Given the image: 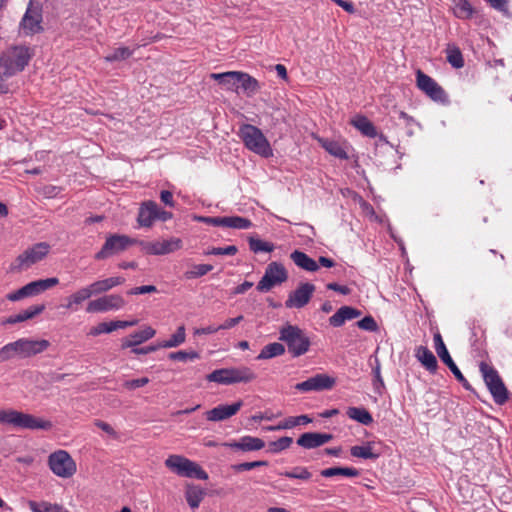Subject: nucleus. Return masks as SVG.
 <instances>
[{
	"label": "nucleus",
	"instance_id": "f257e3e1",
	"mask_svg": "<svg viewBox=\"0 0 512 512\" xmlns=\"http://www.w3.org/2000/svg\"><path fill=\"white\" fill-rule=\"evenodd\" d=\"M238 135L245 147L250 151L264 158L273 155L269 141L258 127L251 124H243L239 128Z\"/></svg>",
	"mask_w": 512,
	"mask_h": 512
},
{
	"label": "nucleus",
	"instance_id": "f03ea898",
	"mask_svg": "<svg viewBox=\"0 0 512 512\" xmlns=\"http://www.w3.org/2000/svg\"><path fill=\"white\" fill-rule=\"evenodd\" d=\"M0 423L30 430H50L53 426L52 422L49 420H44L13 409L0 410Z\"/></svg>",
	"mask_w": 512,
	"mask_h": 512
},
{
	"label": "nucleus",
	"instance_id": "7ed1b4c3",
	"mask_svg": "<svg viewBox=\"0 0 512 512\" xmlns=\"http://www.w3.org/2000/svg\"><path fill=\"white\" fill-rule=\"evenodd\" d=\"M279 340L285 342L292 357H300L309 351V337L296 325L287 324L279 331Z\"/></svg>",
	"mask_w": 512,
	"mask_h": 512
},
{
	"label": "nucleus",
	"instance_id": "20e7f679",
	"mask_svg": "<svg viewBox=\"0 0 512 512\" xmlns=\"http://www.w3.org/2000/svg\"><path fill=\"white\" fill-rule=\"evenodd\" d=\"M479 370L494 402L498 405L505 404L509 399V391L498 371L484 361L480 362Z\"/></svg>",
	"mask_w": 512,
	"mask_h": 512
},
{
	"label": "nucleus",
	"instance_id": "39448f33",
	"mask_svg": "<svg viewBox=\"0 0 512 512\" xmlns=\"http://www.w3.org/2000/svg\"><path fill=\"white\" fill-rule=\"evenodd\" d=\"M165 466L180 477L207 480L208 474L195 462L177 454L168 456Z\"/></svg>",
	"mask_w": 512,
	"mask_h": 512
},
{
	"label": "nucleus",
	"instance_id": "423d86ee",
	"mask_svg": "<svg viewBox=\"0 0 512 512\" xmlns=\"http://www.w3.org/2000/svg\"><path fill=\"white\" fill-rule=\"evenodd\" d=\"M43 7L41 2H28L26 11L19 23V34L23 36H33L42 33L44 28Z\"/></svg>",
	"mask_w": 512,
	"mask_h": 512
},
{
	"label": "nucleus",
	"instance_id": "0eeeda50",
	"mask_svg": "<svg viewBox=\"0 0 512 512\" xmlns=\"http://www.w3.org/2000/svg\"><path fill=\"white\" fill-rule=\"evenodd\" d=\"M31 59L30 50L26 46H16L12 54L0 57V66L3 68V75L11 77L25 69Z\"/></svg>",
	"mask_w": 512,
	"mask_h": 512
},
{
	"label": "nucleus",
	"instance_id": "6e6552de",
	"mask_svg": "<svg viewBox=\"0 0 512 512\" xmlns=\"http://www.w3.org/2000/svg\"><path fill=\"white\" fill-rule=\"evenodd\" d=\"M416 85L432 101L442 105H448L450 103L449 96L443 87L421 70H417L416 72Z\"/></svg>",
	"mask_w": 512,
	"mask_h": 512
},
{
	"label": "nucleus",
	"instance_id": "1a4fd4ad",
	"mask_svg": "<svg viewBox=\"0 0 512 512\" xmlns=\"http://www.w3.org/2000/svg\"><path fill=\"white\" fill-rule=\"evenodd\" d=\"M48 465L51 471L61 478H70L76 472V463L65 450L51 453L48 457Z\"/></svg>",
	"mask_w": 512,
	"mask_h": 512
},
{
	"label": "nucleus",
	"instance_id": "9d476101",
	"mask_svg": "<svg viewBox=\"0 0 512 512\" xmlns=\"http://www.w3.org/2000/svg\"><path fill=\"white\" fill-rule=\"evenodd\" d=\"M135 243L136 241L127 235H109L102 248L95 254L94 258L96 260H105L125 251L129 246Z\"/></svg>",
	"mask_w": 512,
	"mask_h": 512
},
{
	"label": "nucleus",
	"instance_id": "9b49d317",
	"mask_svg": "<svg viewBox=\"0 0 512 512\" xmlns=\"http://www.w3.org/2000/svg\"><path fill=\"white\" fill-rule=\"evenodd\" d=\"M434 348L438 355V357L442 360V362L447 365L455 378L461 383L463 388L467 391H472V386L468 382V380L464 377L460 369L457 367L455 362L447 350V347L442 339V336L439 332L435 333L433 336Z\"/></svg>",
	"mask_w": 512,
	"mask_h": 512
},
{
	"label": "nucleus",
	"instance_id": "f8f14e48",
	"mask_svg": "<svg viewBox=\"0 0 512 512\" xmlns=\"http://www.w3.org/2000/svg\"><path fill=\"white\" fill-rule=\"evenodd\" d=\"M288 278L285 267L278 262H271L267 265L265 273L258 282L256 289L259 292H268L274 286L285 282Z\"/></svg>",
	"mask_w": 512,
	"mask_h": 512
},
{
	"label": "nucleus",
	"instance_id": "ddd939ff",
	"mask_svg": "<svg viewBox=\"0 0 512 512\" xmlns=\"http://www.w3.org/2000/svg\"><path fill=\"white\" fill-rule=\"evenodd\" d=\"M58 283L59 280L56 277L32 281L17 291L9 293L7 299L10 301H18L25 297L35 296L56 286Z\"/></svg>",
	"mask_w": 512,
	"mask_h": 512
},
{
	"label": "nucleus",
	"instance_id": "4468645a",
	"mask_svg": "<svg viewBox=\"0 0 512 512\" xmlns=\"http://www.w3.org/2000/svg\"><path fill=\"white\" fill-rule=\"evenodd\" d=\"M126 304L124 298L118 294H110L90 301L86 306L87 313H104L119 310Z\"/></svg>",
	"mask_w": 512,
	"mask_h": 512
},
{
	"label": "nucleus",
	"instance_id": "2eb2a0df",
	"mask_svg": "<svg viewBox=\"0 0 512 512\" xmlns=\"http://www.w3.org/2000/svg\"><path fill=\"white\" fill-rule=\"evenodd\" d=\"M335 378L324 374H316L307 380L297 383L295 385V389L304 393L312 392V391H324L330 390L335 385Z\"/></svg>",
	"mask_w": 512,
	"mask_h": 512
},
{
	"label": "nucleus",
	"instance_id": "dca6fc26",
	"mask_svg": "<svg viewBox=\"0 0 512 512\" xmlns=\"http://www.w3.org/2000/svg\"><path fill=\"white\" fill-rule=\"evenodd\" d=\"M315 291V285L309 282L301 283L294 291H292L285 306L287 308L300 309L307 305Z\"/></svg>",
	"mask_w": 512,
	"mask_h": 512
},
{
	"label": "nucleus",
	"instance_id": "f3484780",
	"mask_svg": "<svg viewBox=\"0 0 512 512\" xmlns=\"http://www.w3.org/2000/svg\"><path fill=\"white\" fill-rule=\"evenodd\" d=\"M142 249L150 255H165L181 248V240L172 238L170 240L145 242L141 241Z\"/></svg>",
	"mask_w": 512,
	"mask_h": 512
},
{
	"label": "nucleus",
	"instance_id": "a211bd4d",
	"mask_svg": "<svg viewBox=\"0 0 512 512\" xmlns=\"http://www.w3.org/2000/svg\"><path fill=\"white\" fill-rule=\"evenodd\" d=\"M50 246L46 242H40L25 250L17 257L20 266L29 267L41 261L49 252Z\"/></svg>",
	"mask_w": 512,
	"mask_h": 512
},
{
	"label": "nucleus",
	"instance_id": "6ab92c4d",
	"mask_svg": "<svg viewBox=\"0 0 512 512\" xmlns=\"http://www.w3.org/2000/svg\"><path fill=\"white\" fill-rule=\"evenodd\" d=\"M334 436L330 433L305 432L299 436L296 443L304 449H315L330 442Z\"/></svg>",
	"mask_w": 512,
	"mask_h": 512
},
{
	"label": "nucleus",
	"instance_id": "aec40b11",
	"mask_svg": "<svg viewBox=\"0 0 512 512\" xmlns=\"http://www.w3.org/2000/svg\"><path fill=\"white\" fill-rule=\"evenodd\" d=\"M21 359L30 358L41 354L50 346V342L45 339L34 340L31 338H20Z\"/></svg>",
	"mask_w": 512,
	"mask_h": 512
},
{
	"label": "nucleus",
	"instance_id": "412c9836",
	"mask_svg": "<svg viewBox=\"0 0 512 512\" xmlns=\"http://www.w3.org/2000/svg\"><path fill=\"white\" fill-rule=\"evenodd\" d=\"M242 405V400H239L231 405H218L206 413L207 420L217 422L228 419L235 415L240 410Z\"/></svg>",
	"mask_w": 512,
	"mask_h": 512
},
{
	"label": "nucleus",
	"instance_id": "4be33fe9",
	"mask_svg": "<svg viewBox=\"0 0 512 512\" xmlns=\"http://www.w3.org/2000/svg\"><path fill=\"white\" fill-rule=\"evenodd\" d=\"M224 446L244 452L258 451L265 447V442L258 437L243 436L237 441L225 443Z\"/></svg>",
	"mask_w": 512,
	"mask_h": 512
},
{
	"label": "nucleus",
	"instance_id": "5701e85b",
	"mask_svg": "<svg viewBox=\"0 0 512 512\" xmlns=\"http://www.w3.org/2000/svg\"><path fill=\"white\" fill-rule=\"evenodd\" d=\"M237 93L241 90L248 97L254 96L261 89L259 81L246 72L238 71Z\"/></svg>",
	"mask_w": 512,
	"mask_h": 512
},
{
	"label": "nucleus",
	"instance_id": "b1692460",
	"mask_svg": "<svg viewBox=\"0 0 512 512\" xmlns=\"http://www.w3.org/2000/svg\"><path fill=\"white\" fill-rule=\"evenodd\" d=\"M157 203L149 200L141 204L137 221L141 227H151L156 220Z\"/></svg>",
	"mask_w": 512,
	"mask_h": 512
},
{
	"label": "nucleus",
	"instance_id": "393cba45",
	"mask_svg": "<svg viewBox=\"0 0 512 512\" xmlns=\"http://www.w3.org/2000/svg\"><path fill=\"white\" fill-rule=\"evenodd\" d=\"M415 357L430 374H436L438 361L431 350L426 346H418L415 350Z\"/></svg>",
	"mask_w": 512,
	"mask_h": 512
},
{
	"label": "nucleus",
	"instance_id": "a878e982",
	"mask_svg": "<svg viewBox=\"0 0 512 512\" xmlns=\"http://www.w3.org/2000/svg\"><path fill=\"white\" fill-rule=\"evenodd\" d=\"M360 315V310L351 306H342L329 318V324L332 327H341L346 321L355 319Z\"/></svg>",
	"mask_w": 512,
	"mask_h": 512
},
{
	"label": "nucleus",
	"instance_id": "bb28decb",
	"mask_svg": "<svg viewBox=\"0 0 512 512\" xmlns=\"http://www.w3.org/2000/svg\"><path fill=\"white\" fill-rule=\"evenodd\" d=\"M291 260L294 264L308 272H316L319 269V264L313 258H311L308 254L300 250H294L290 254Z\"/></svg>",
	"mask_w": 512,
	"mask_h": 512
},
{
	"label": "nucleus",
	"instance_id": "cd10ccee",
	"mask_svg": "<svg viewBox=\"0 0 512 512\" xmlns=\"http://www.w3.org/2000/svg\"><path fill=\"white\" fill-rule=\"evenodd\" d=\"M44 309H45V306L43 304L32 305L17 314L9 316L2 322V324L13 325V324L24 322V321L32 319L36 315L40 314L41 312H43Z\"/></svg>",
	"mask_w": 512,
	"mask_h": 512
},
{
	"label": "nucleus",
	"instance_id": "c85d7f7f",
	"mask_svg": "<svg viewBox=\"0 0 512 512\" xmlns=\"http://www.w3.org/2000/svg\"><path fill=\"white\" fill-rule=\"evenodd\" d=\"M210 78L217 81L219 85L228 91L237 93L238 71H227L223 73H211Z\"/></svg>",
	"mask_w": 512,
	"mask_h": 512
},
{
	"label": "nucleus",
	"instance_id": "c756f323",
	"mask_svg": "<svg viewBox=\"0 0 512 512\" xmlns=\"http://www.w3.org/2000/svg\"><path fill=\"white\" fill-rule=\"evenodd\" d=\"M156 331L150 327L147 326L142 330L136 331L130 335V339H126L122 343V348H134L135 346L151 339L154 337Z\"/></svg>",
	"mask_w": 512,
	"mask_h": 512
},
{
	"label": "nucleus",
	"instance_id": "7c9ffc66",
	"mask_svg": "<svg viewBox=\"0 0 512 512\" xmlns=\"http://www.w3.org/2000/svg\"><path fill=\"white\" fill-rule=\"evenodd\" d=\"M230 377H231V385L237 383H249L254 381L257 378L256 373L249 367H231Z\"/></svg>",
	"mask_w": 512,
	"mask_h": 512
},
{
	"label": "nucleus",
	"instance_id": "2f4dec72",
	"mask_svg": "<svg viewBox=\"0 0 512 512\" xmlns=\"http://www.w3.org/2000/svg\"><path fill=\"white\" fill-rule=\"evenodd\" d=\"M351 124L366 137L375 138L378 135L374 124L364 115H356L351 119Z\"/></svg>",
	"mask_w": 512,
	"mask_h": 512
},
{
	"label": "nucleus",
	"instance_id": "473e14b6",
	"mask_svg": "<svg viewBox=\"0 0 512 512\" xmlns=\"http://www.w3.org/2000/svg\"><path fill=\"white\" fill-rule=\"evenodd\" d=\"M319 143L330 155L341 160H347L349 158L345 146L341 143L323 138L319 139Z\"/></svg>",
	"mask_w": 512,
	"mask_h": 512
},
{
	"label": "nucleus",
	"instance_id": "72a5a7b5",
	"mask_svg": "<svg viewBox=\"0 0 512 512\" xmlns=\"http://www.w3.org/2000/svg\"><path fill=\"white\" fill-rule=\"evenodd\" d=\"M125 282V278L116 276L110 277L103 280H97L91 283V288L93 289L95 295L106 293L112 288L119 286Z\"/></svg>",
	"mask_w": 512,
	"mask_h": 512
},
{
	"label": "nucleus",
	"instance_id": "f704fd0d",
	"mask_svg": "<svg viewBox=\"0 0 512 512\" xmlns=\"http://www.w3.org/2000/svg\"><path fill=\"white\" fill-rule=\"evenodd\" d=\"M92 295H95L91 284L79 289L67 298V304L64 305L66 309L76 310L75 305H80L85 300L89 299Z\"/></svg>",
	"mask_w": 512,
	"mask_h": 512
},
{
	"label": "nucleus",
	"instance_id": "c9c22d12",
	"mask_svg": "<svg viewBox=\"0 0 512 512\" xmlns=\"http://www.w3.org/2000/svg\"><path fill=\"white\" fill-rule=\"evenodd\" d=\"M370 365L372 367V386L374 393H376L379 396H382L386 387L383 380V377L381 375V364L377 357L374 358V364L370 362Z\"/></svg>",
	"mask_w": 512,
	"mask_h": 512
},
{
	"label": "nucleus",
	"instance_id": "e433bc0d",
	"mask_svg": "<svg viewBox=\"0 0 512 512\" xmlns=\"http://www.w3.org/2000/svg\"><path fill=\"white\" fill-rule=\"evenodd\" d=\"M346 414L350 419L362 425L368 426L373 423V417L371 413L363 407H349L346 411Z\"/></svg>",
	"mask_w": 512,
	"mask_h": 512
},
{
	"label": "nucleus",
	"instance_id": "4c0bfd02",
	"mask_svg": "<svg viewBox=\"0 0 512 512\" xmlns=\"http://www.w3.org/2000/svg\"><path fill=\"white\" fill-rule=\"evenodd\" d=\"M205 496V491L199 486L188 485L185 491V498L188 505L192 508H198Z\"/></svg>",
	"mask_w": 512,
	"mask_h": 512
},
{
	"label": "nucleus",
	"instance_id": "58836bf2",
	"mask_svg": "<svg viewBox=\"0 0 512 512\" xmlns=\"http://www.w3.org/2000/svg\"><path fill=\"white\" fill-rule=\"evenodd\" d=\"M16 357L21 359L20 338L14 342L7 343L0 348V363L9 361Z\"/></svg>",
	"mask_w": 512,
	"mask_h": 512
},
{
	"label": "nucleus",
	"instance_id": "ea45409f",
	"mask_svg": "<svg viewBox=\"0 0 512 512\" xmlns=\"http://www.w3.org/2000/svg\"><path fill=\"white\" fill-rule=\"evenodd\" d=\"M285 353V347L283 344L273 342L265 345L257 356L258 360L271 359L277 356H281Z\"/></svg>",
	"mask_w": 512,
	"mask_h": 512
},
{
	"label": "nucleus",
	"instance_id": "a19ab883",
	"mask_svg": "<svg viewBox=\"0 0 512 512\" xmlns=\"http://www.w3.org/2000/svg\"><path fill=\"white\" fill-rule=\"evenodd\" d=\"M453 14L459 19H470L478 14L477 9L472 7L471 2H455L451 8Z\"/></svg>",
	"mask_w": 512,
	"mask_h": 512
},
{
	"label": "nucleus",
	"instance_id": "79ce46f5",
	"mask_svg": "<svg viewBox=\"0 0 512 512\" xmlns=\"http://www.w3.org/2000/svg\"><path fill=\"white\" fill-rule=\"evenodd\" d=\"M321 476L330 478L334 476L357 477L359 471L352 467H330L321 470Z\"/></svg>",
	"mask_w": 512,
	"mask_h": 512
},
{
	"label": "nucleus",
	"instance_id": "37998d69",
	"mask_svg": "<svg viewBox=\"0 0 512 512\" xmlns=\"http://www.w3.org/2000/svg\"><path fill=\"white\" fill-rule=\"evenodd\" d=\"M27 506L32 512H62L63 510L61 505L47 501L29 500Z\"/></svg>",
	"mask_w": 512,
	"mask_h": 512
},
{
	"label": "nucleus",
	"instance_id": "c03bdc74",
	"mask_svg": "<svg viewBox=\"0 0 512 512\" xmlns=\"http://www.w3.org/2000/svg\"><path fill=\"white\" fill-rule=\"evenodd\" d=\"M350 453L353 457L362 458V459H377L380 454L374 453L372 450V443L367 442L365 445H356L351 447Z\"/></svg>",
	"mask_w": 512,
	"mask_h": 512
},
{
	"label": "nucleus",
	"instance_id": "a18cd8bd",
	"mask_svg": "<svg viewBox=\"0 0 512 512\" xmlns=\"http://www.w3.org/2000/svg\"><path fill=\"white\" fill-rule=\"evenodd\" d=\"M447 62L455 69L464 66V59L461 50L455 45H448L446 49Z\"/></svg>",
	"mask_w": 512,
	"mask_h": 512
},
{
	"label": "nucleus",
	"instance_id": "49530a36",
	"mask_svg": "<svg viewBox=\"0 0 512 512\" xmlns=\"http://www.w3.org/2000/svg\"><path fill=\"white\" fill-rule=\"evenodd\" d=\"M186 340V332L184 325L177 328L176 332L168 339L159 343L161 348H174L183 344Z\"/></svg>",
	"mask_w": 512,
	"mask_h": 512
},
{
	"label": "nucleus",
	"instance_id": "de8ad7c7",
	"mask_svg": "<svg viewBox=\"0 0 512 512\" xmlns=\"http://www.w3.org/2000/svg\"><path fill=\"white\" fill-rule=\"evenodd\" d=\"M278 474L289 479H298L302 481H308L312 477V473L304 466H295L289 471L279 472Z\"/></svg>",
	"mask_w": 512,
	"mask_h": 512
},
{
	"label": "nucleus",
	"instance_id": "09e8293b",
	"mask_svg": "<svg viewBox=\"0 0 512 512\" xmlns=\"http://www.w3.org/2000/svg\"><path fill=\"white\" fill-rule=\"evenodd\" d=\"M206 380L221 385H231L230 370L229 368L216 369L206 376Z\"/></svg>",
	"mask_w": 512,
	"mask_h": 512
},
{
	"label": "nucleus",
	"instance_id": "8fccbe9b",
	"mask_svg": "<svg viewBox=\"0 0 512 512\" xmlns=\"http://www.w3.org/2000/svg\"><path fill=\"white\" fill-rule=\"evenodd\" d=\"M249 248L254 253L266 252L270 253L274 250V244L266 242L253 236L248 238Z\"/></svg>",
	"mask_w": 512,
	"mask_h": 512
},
{
	"label": "nucleus",
	"instance_id": "3c124183",
	"mask_svg": "<svg viewBox=\"0 0 512 512\" xmlns=\"http://www.w3.org/2000/svg\"><path fill=\"white\" fill-rule=\"evenodd\" d=\"M312 422V419L308 415L290 416L281 421V427L283 430L292 429L299 425H306Z\"/></svg>",
	"mask_w": 512,
	"mask_h": 512
},
{
	"label": "nucleus",
	"instance_id": "603ef678",
	"mask_svg": "<svg viewBox=\"0 0 512 512\" xmlns=\"http://www.w3.org/2000/svg\"><path fill=\"white\" fill-rule=\"evenodd\" d=\"M293 443V439L288 436L281 437L275 441H271L268 444V451L273 454H278L288 449Z\"/></svg>",
	"mask_w": 512,
	"mask_h": 512
},
{
	"label": "nucleus",
	"instance_id": "864d4df0",
	"mask_svg": "<svg viewBox=\"0 0 512 512\" xmlns=\"http://www.w3.org/2000/svg\"><path fill=\"white\" fill-rule=\"evenodd\" d=\"M212 270L213 266L211 264H195L191 270L184 273V277L186 279H196L205 276Z\"/></svg>",
	"mask_w": 512,
	"mask_h": 512
},
{
	"label": "nucleus",
	"instance_id": "5fc2aeb1",
	"mask_svg": "<svg viewBox=\"0 0 512 512\" xmlns=\"http://www.w3.org/2000/svg\"><path fill=\"white\" fill-rule=\"evenodd\" d=\"M252 226L251 220L241 216H226L225 227L233 229H248Z\"/></svg>",
	"mask_w": 512,
	"mask_h": 512
},
{
	"label": "nucleus",
	"instance_id": "6e6d98bb",
	"mask_svg": "<svg viewBox=\"0 0 512 512\" xmlns=\"http://www.w3.org/2000/svg\"><path fill=\"white\" fill-rule=\"evenodd\" d=\"M133 54V51L128 47H119L114 49L110 54L105 56V61L115 62L128 59Z\"/></svg>",
	"mask_w": 512,
	"mask_h": 512
},
{
	"label": "nucleus",
	"instance_id": "4d7b16f0",
	"mask_svg": "<svg viewBox=\"0 0 512 512\" xmlns=\"http://www.w3.org/2000/svg\"><path fill=\"white\" fill-rule=\"evenodd\" d=\"M169 359L171 360H177V361H188V360H195V359H198L199 358V353L195 352V351H190V352H187V351H176V352H171L169 355H168Z\"/></svg>",
	"mask_w": 512,
	"mask_h": 512
},
{
	"label": "nucleus",
	"instance_id": "13d9d810",
	"mask_svg": "<svg viewBox=\"0 0 512 512\" xmlns=\"http://www.w3.org/2000/svg\"><path fill=\"white\" fill-rule=\"evenodd\" d=\"M268 462L259 460V461H253V462H243L239 464L232 465V469L235 472H243V471H249L257 467L267 466Z\"/></svg>",
	"mask_w": 512,
	"mask_h": 512
},
{
	"label": "nucleus",
	"instance_id": "bf43d9fd",
	"mask_svg": "<svg viewBox=\"0 0 512 512\" xmlns=\"http://www.w3.org/2000/svg\"><path fill=\"white\" fill-rule=\"evenodd\" d=\"M238 249L235 245L226 247H213L204 252L205 255H229L233 256L237 253Z\"/></svg>",
	"mask_w": 512,
	"mask_h": 512
},
{
	"label": "nucleus",
	"instance_id": "052dcab7",
	"mask_svg": "<svg viewBox=\"0 0 512 512\" xmlns=\"http://www.w3.org/2000/svg\"><path fill=\"white\" fill-rule=\"evenodd\" d=\"M357 326L362 329V330H365V331H369V332H375L377 331L378 329V325H377V322L375 321V319L368 315V316H365L364 318H362L361 320H359L357 322Z\"/></svg>",
	"mask_w": 512,
	"mask_h": 512
},
{
	"label": "nucleus",
	"instance_id": "680f3d73",
	"mask_svg": "<svg viewBox=\"0 0 512 512\" xmlns=\"http://www.w3.org/2000/svg\"><path fill=\"white\" fill-rule=\"evenodd\" d=\"M114 331L113 323L110 322H102L99 323L97 326H94L90 329L89 335L91 336H98L102 333H111Z\"/></svg>",
	"mask_w": 512,
	"mask_h": 512
},
{
	"label": "nucleus",
	"instance_id": "e2e57ef3",
	"mask_svg": "<svg viewBox=\"0 0 512 512\" xmlns=\"http://www.w3.org/2000/svg\"><path fill=\"white\" fill-rule=\"evenodd\" d=\"M149 383V379L147 377H142L138 379L127 380L123 383V386L128 390H135L137 388L143 387Z\"/></svg>",
	"mask_w": 512,
	"mask_h": 512
},
{
	"label": "nucleus",
	"instance_id": "0e129e2a",
	"mask_svg": "<svg viewBox=\"0 0 512 512\" xmlns=\"http://www.w3.org/2000/svg\"><path fill=\"white\" fill-rule=\"evenodd\" d=\"M157 288L154 285H143L139 287H135L130 289L127 294L128 295H140V294H146V293H153L156 292Z\"/></svg>",
	"mask_w": 512,
	"mask_h": 512
},
{
	"label": "nucleus",
	"instance_id": "69168bd1",
	"mask_svg": "<svg viewBox=\"0 0 512 512\" xmlns=\"http://www.w3.org/2000/svg\"><path fill=\"white\" fill-rule=\"evenodd\" d=\"M199 219H200V221H202L206 224L212 225V226L225 227L226 216L225 217H201Z\"/></svg>",
	"mask_w": 512,
	"mask_h": 512
},
{
	"label": "nucleus",
	"instance_id": "338daca9",
	"mask_svg": "<svg viewBox=\"0 0 512 512\" xmlns=\"http://www.w3.org/2000/svg\"><path fill=\"white\" fill-rule=\"evenodd\" d=\"M326 288L328 290H332V291L338 292V293H340L342 295H349L351 293V289L348 286L340 285V284L335 283V282L328 283L326 285Z\"/></svg>",
	"mask_w": 512,
	"mask_h": 512
},
{
	"label": "nucleus",
	"instance_id": "774afa93",
	"mask_svg": "<svg viewBox=\"0 0 512 512\" xmlns=\"http://www.w3.org/2000/svg\"><path fill=\"white\" fill-rule=\"evenodd\" d=\"M95 426H97L99 429H101L102 431H104L105 433L110 435L111 437L117 438V432L114 430V428L110 424H108L104 421H101V420H96Z\"/></svg>",
	"mask_w": 512,
	"mask_h": 512
}]
</instances>
